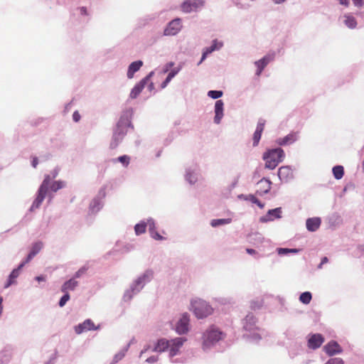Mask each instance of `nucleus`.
Segmentation results:
<instances>
[{
  "mask_svg": "<svg viewBox=\"0 0 364 364\" xmlns=\"http://www.w3.org/2000/svg\"><path fill=\"white\" fill-rule=\"evenodd\" d=\"M154 274V271L151 269L145 270L133 281L130 284L129 289L126 290L124 294V299L125 301H129L134 295L139 293L144 286L152 280Z\"/></svg>",
  "mask_w": 364,
  "mask_h": 364,
  "instance_id": "nucleus-4",
  "label": "nucleus"
},
{
  "mask_svg": "<svg viewBox=\"0 0 364 364\" xmlns=\"http://www.w3.org/2000/svg\"><path fill=\"white\" fill-rule=\"evenodd\" d=\"M353 2L357 7H361L363 5V0H353Z\"/></svg>",
  "mask_w": 364,
  "mask_h": 364,
  "instance_id": "nucleus-60",
  "label": "nucleus"
},
{
  "mask_svg": "<svg viewBox=\"0 0 364 364\" xmlns=\"http://www.w3.org/2000/svg\"><path fill=\"white\" fill-rule=\"evenodd\" d=\"M38 164V159L36 156H32V159H31V166L33 168H36Z\"/></svg>",
  "mask_w": 364,
  "mask_h": 364,
  "instance_id": "nucleus-57",
  "label": "nucleus"
},
{
  "mask_svg": "<svg viewBox=\"0 0 364 364\" xmlns=\"http://www.w3.org/2000/svg\"><path fill=\"white\" fill-rule=\"evenodd\" d=\"M198 167L196 166L188 167L186 170L185 178L190 184H195L198 181Z\"/></svg>",
  "mask_w": 364,
  "mask_h": 364,
  "instance_id": "nucleus-20",
  "label": "nucleus"
},
{
  "mask_svg": "<svg viewBox=\"0 0 364 364\" xmlns=\"http://www.w3.org/2000/svg\"><path fill=\"white\" fill-rule=\"evenodd\" d=\"M250 241L252 242L255 245L260 244L263 242V237L262 235L259 232H255L249 236Z\"/></svg>",
  "mask_w": 364,
  "mask_h": 364,
  "instance_id": "nucleus-37",
  "label": "nucleus"
},
{
  "mask_svg": "<svg viewBox=\"0 0 364 364\" xmlns=\"http://www.w3.org/2000/svg\"><path fill=\"white\" fill-rule=\"evenodd\" d=\"M234 4L237 8L241 9H247L250 7V4H243L241 2L240 0H235Z\"/></svg>",
  "mask_w": 364,
  "mask_h": 364,
  "instance_id": "nucleus-46",
  "label": "nucleus"
},
{
  "mask_svg": "<svg viewBox=\"0 0 364 364\" xmlns=\"http://www.w3.org/2000/svg\"><path fill=\"white\" fill-rule=\"evenodd\" d=\"M56 359V355H53L48 361H46L44 364H53Z\"/></svg>",
  "mask_w": 364,
  "mask_h": 364,
  "instance_id": "nucleus-59",
  "label": "nucleus"
},
{
  "mask_svg": "<svg viewBox=\"0 0 364 364\" xmlns=\"http://www.w3.org/2000/svg\"><path fill=\"white\" fill-rule=\"evenodd\" d=\"M58 174V170L57 168H55L54 170H53L50 173V174H49L51 177V180H53L54 178H55L57 177Z\"/></svg>",
  "mask_w": 364,
  "mask_h": 364,
  "instance_id": "nucleus-58",
  "label": "nucleus"
},
{
  "mask_svg": "<svg viewBox=\"0 0 364 364\" xmlns=\"http://www.w3.org/2000/svg\"><path fill=\"white\" fill-rule=\"evenodd\" d=\"M333 174L336 179L339 180L343 178L344 169L342 166H336L333 168Z\"/></svg>",
  "mask_w": 364,
  "mask_h": 364,
  "instance_id": "nucleus-38",
  "label": "nucleus"
},
{
  "mask_svg": "<svg viewBox=\"0 0 364 364\" xmlns=\"http://www.w3.org/2000/svg\"><path fill=\"white\" fill-rule=\"evenodd\" d=\"M223 92L220 90H210L208 92V96L213 99H218L223 95Z\"/></svg>",
  "mask_w": 364,
  "mask_h": 364,
  "instance_id": "nucleus-43",
  "label": "nucleus"
},
{
  "mask_svg": "<svg viewBox=\"0 0 364 364\" xmlns=\"http://www.w3.org/2000/svg\"><path fill=\"white\" fill-rule=\"evenodd\" d=\"M277 252L280 255H284L289 253V248H278Z\"/></svg>",
  "mask_w": 364,
  "mask_h": 364,
  "instance_id": "nucleus-53",
  "label": "nucleus"
},
{
  "mask_svg": "<svg viewBox=\"0 0 364 364\" xmlns=\"http://www.w3.org/2000/svg\"><path fill=\"white\" fill-rule=\"evenodd\" d=\"M284 152L281 148L267 150L263 154L265 168L270 170L274 169L284 160Z\"/></svg>",
  "mask_w": 364,
  "mask_h": 364,
  "instance_id": "nucleus-6",
  "label": "nucleus"
},
{
  "mask_svg": "<svg viewBox=\"0 0 364 364\" xmlns=\"http://www.w3.org/2000/svg\"><path fill=\"white\" fill-rule=\"evenodd\" d=\"M103 206V202L100 197L95 198L90 205V210L92 213H97Z\"/></svg>",
  "mask_w": 364,
  "mask_h": 364,
  "instance_id": "nucleus-31",
  "label": "nucleus"
},
{
  "mask_svg": "<svg viewBox=\"0 0 364 364\" xmlns=\"http://www.w3.org/2000/svg\"><path fill=\"white\" fill-rule=\"evenodd\" d=\"M223 109H224V103L221 100H218L215 102V117L214 122L217 124H219L221 122L222 118L223 117Z\"/></svg>",
  "mask_w": 364,
  "mask_h": 364,
  "instance_id": "nucleus-23",
  "label": "nucleus"
},
{
  "mask_svg": "<svg viewBox=\"0 0 364 364\" xmlns=\"http://www.w3.org/2000/svg\"><path fill=\"white\" fill-rule=\"evenodd\" d=\"M65 294L60 298L59 301V306L63 307L65 305L68 301L70 299V295L68 292H64Z\"/></svg>",
  "mask_w": 364,
  "mask_h": 364,
  "instance_id": "nucleus-45",
  "label": "nucleus"
},
{
  "mask_svg": "<svg viewBox=\"0 0 364 364\" xmlns=\"http://www.w3.org/2000/svg\"><path fill=\"white\" fill-rule=\"evenodd\" d=\"M129 345L130 344L129 343L127 346L125 347L123 350L115 354V355L113 358V360L110 364H116L119 360H121L124 357L126 352L128 350Z\"/></svg>",
  "mask_w": 364,
  "mask_h": 364,
  "instance_id": "nucleus-39",
  "label": "nucleus"
},
{
  "mask_svg": "<svg viewBox=\"0 0 364 364\" xmlns=\"http://www.w3.org/2000/svg\"><path fill=\"white\" fill-rule=\"evenodd\" d=\"M243 328L246 331L252 332L257 329L256 319L253 314H249L243 321Z\"/></svg>",
  "mask_w": 364,
  "mask_h": 364,
  "instance_id": "nucleus-22",
  "label": "nucleus"
},
{
  "mask_svg": "<svg viewBox=\"0 0 364 364\" xmlns=\"http://www.w3.org/2000/svg\"><path fill=\"white\" fill-rule=\"evenodd\" d=\"M173 65H174V63H173V62L168 63L165 65V67H164V70H163V73H167V72L168 71V70H169L171 67H173Z\"/></svg>",
  "mask_w": 364,
  "mask_h": 364,
  "instance_id": "nucleus-55",
  "label": "nucleus"
},
{
  "mask_svg": "<svg viewBox=\"0 0 364 364\" xmlns=\"http://www.w3.org/2000/svg\"><path fill=\"white\" fill-rule=\"evenodd\" d=\"M154 75V71H151L145 77H144L141 80H144V84L146 85L149 81L150 78Z\"/></svg>",
  "mask_w": 364,
  "mask_h": 364,
  "instance_id": "nucleus-54",
  "label": "nucleus"
},
{
  "mask_svg": "<svg viewBox=\"0 0 364 364\" xmlns=\"http://www.w3.org/2000/svg\"><path fill=\"white\" fill-rule=\"evenodd\" d=\"M146 226H149V232L156 230L155 223L152 218H149L147 220Z\"/></svg>",
  "mask_w": 364,
  "mask_h": 364,
  "instance_id": "nucleus-50",
  "label": "nucleus"
},
{
  "mask_svg": "<svg viewBox=\"0 0 364 364\" xmlns=\"http://www.w3.org/2000/svg\"><path fill=\"white\" fill-rule=\"evenodd\" d=\"M339 3L342 5H344L346 6H348L349 4V0H338Z\"/></svg>",
  "mask_w": 364,
  "mask_h": 364,
  "instance_id": "nucleus-63",
  "label": "nucleus"
},
{
  "mask_svg": "<svg viewBox=\"0 0 364 364\" xmlns=\"http://www.w3.org/2000/svg\"><path fill=\"white\" fill-rule=\"evenodd\" d=\"M43 247V244L40 241L33 243L32 245L29 247L28 254L26 258L24 259V264L31 262L33 258L40 252Z\"/></svg>",
  "mask_w": 364,
  "mask_h": 364,
  "instance_id": "nucleus-17",
  "label": "nucleus"
},
{
  "mask_svg": "<svg viewBox=\"0 0 364 364\" xmlns=\"http://www.w3.org/2000/svg\"><path fill=\"white\" fill-rule=\"evenodd\" d=\"M246 252H247V253H248L250 255L257 254L256 251L254 249H251V248H247Z\"/></svg>",
  "mask_w": 364,
  "mask_h": 364,
  "instance_id": "nucleus-62",
  "label": "nucleus"
},
{
  "mask_svg": "<svg viewBox=\"0 0 364 364\" xmlns=\"http://www.w3.org/2000/svg\"><path fill=\"white\" fill-rule=\"evenodd\" d=\"M264 124L265 120L259 119L257 124L256 130L253 134V146H257L258 145L261 139L262 133L264 128Z\"/></svg>",
  "mask_w": 364,
  "mask_h": 364,
  "instance_id": "nucleus-21",
  "label": "nucleus"
},
{
  "mask_svg": "<svg viewBox=\"0 0 364 364\" xmlns=\"http://www.w3.org/2000/svg\"><path fill=\"white\" fill-rule=\"evenodd\" d=\"M65 185L66 183L65 181H53L50 175H46L37 191L36 197L34 199L29 211L33 212L36 209H38L46 196L48 199V203H50L54 197L53 192H57L58 190L64 188Z\"/></svg>",
  "mask_w": 364,
  "mask_h": 364,
  "instance_id": "nucleus-1",
  "label": "nucleus"
},
{
  "mask_svg": "<svg viewBox=\"0 0 364 364\" xmlns=\"http://www.w3.org/2000/svg\"><path fill=\"white\" fill-rule=\"evenodd\" d=\"M223 46V42H220L215 39L212 41V45L209 47H206L203 49L208 55L214 52L215 50H219Z\"/></svg>",
  "mask_w": 364,
  "mask_h": 364,
  "instance_id": "nucleus-34",
  "label": "nucleus"
},
{
  "mask_svg": "<svg viewBox=\"0 0 364 364\" xmlns=\"http://www.w3.org/2000/svg\"><path fill=\"white\" fill-rule=\"evenodd\" d=\"M298 139V135L296 133H290L284 137L279 138L276 142L280 146H285L291 144Z\"/></svg>",
  "mask_w": 364,
  "mask_h": 364,
  "instance_id": "nucleus-26",
  "label": "nucleus"
},
{
  "mask_svg": "<svg viewBox=\"0 0 364 364\" xmlns=\"http://www.w3.org/2000/svg\"><path fill=\"white\" fill-rule=\"evenodd\" d=\"M249 198L252 203L257 204L260 208H264V205L255 196L250 195Z\"/></svg>",
  "mask_w": 364,
  "mask_h": 364,
  "instance_id": "nucleus-48",
  "label": "nucleus"
},
{
  "mask_svg": "<svg viewBox=\"0 0 364 364\" xmlns=\"http://www.w3.org/2000/svg\"><path fill=\"white\" fill-rule=\"evenodd\" d=\"M181 67H178L173 68L168 74L165 80L161 83V87L164 89L168 84L171 82V80L179 73Z\"/></svg>",
  "mask_w": 364,
  "mask_h": 364,
  "instance_id": "nucleus-33",
  "label": "nucleus"
},
{
  "mask_svg": "<svg viewBox=\"0 0 364 364\" xmlns=\"http://www.w3.org/2000/svg\"><path fill=\"white\" fill-rule=\"evenodd\" d=\"M324 342L323 336L320 333H314L309 336L308 347L315 350L318 348Z\"/></svg>",
  "mask_w": 364,
  "mask_h": 364,
  "instance_id": "nucleus-14",
  "label": "nucleus"
},
{
  "mask_svg": "<svg viewBox=\"0 0 364 364\" xmlns=\"http://www.w3.org/2000/svg\"><path fill=\"white\" fill-rule=\"evenodd\" d=\"M154 274V271L151 269L145 270L133 281L130 284L129 289L126 290L124 294V299L125 301H129L134 295L139 293L144 286L152 280Z\"/></svg>",
  "mask_w": 364,
  "mask_h": 364,
  "instance_id": "nucleus-5",
  "label": "nucleus"
},
{
  "mask_svg": "<svg viewBox=\"0 0 364 364\" xmlns=\"http://www.w3.org/2000/svg\"><path fill=\"white\" fill-rule=\"evenodd\" d=\"M87 270V268L86 267H82L81 268H80L75 274L74 275V278L75 279H77V278H80V277H82V275H83L86 271Z\"/></svg>",
  "mask_w": 364,
  "mask_h": 364,
  "instance_id": "nucleus-47",
  "label": "nucleus"
},
{
  "mask_svg": "<svg viewBox=\"0 0 364 364\" xmlns=\"http://www.w3.org/2000/svg\"><path fill=\"white\" fill-rule=\"evenodd\" d=\"M143 62L141 60H136L132 62L128 67L127 76L129 79H132L134 77V75L135 73L139 70V69L142 67Z\"/></svg>",
  "mask_w": 364,
  "mask_h": 364,
  "instance_id": "nucleus-29",
  "label": "nucleus"
},
{
  "mask_svg": "<svg viewBox=\"0 0 364 364\" xmlns=\"http://www.w3.org/2000/svg\"><path fill=\"white\" fill-rule=\"evenodd\" d=\"M159 360V356L157 355H153V356H151L149 358H148L146 361L149 363H156Z\"/></svg>",
  "mask_w": 364,
  "mask_h": 364,
  "instance_id": "nucleus-52",
  "label": "nucleus"
},
{
  "mask_svg": "<svg viewBox=\"0 0 364 364\" xmlns=\"http://www.w3.org/2000/svg\"><path fill=\"white\" fill-rule=\"evenodd\" d=\"M23 267V263L19 264L16 269H14L10 274L8 280L5 283L4 287L8 288L11 285L16 283V279L19 277L21 273V269Z\"/></svg>",
  "mask_w": 364,
  "mask_h": 364,
  "instance_id": "nucleus-25",
  "label": "nucleus"
},
{
  "mask_svg": "<svg viewBox=\"0 0 364 364\" xmlns=\"http://www.w3.org/2000/svg\"><path fill=\"white\" fill-rule=\"evenodd\" d=\"M144 80H141L139 83H137L131 90L129 97L132 99H135L138 97V95L141 93L142 90L145 87Z\"/></svg>",
  "mask_w": 364,
  "mask_h": 364,
  "instance_id": "nucleus-32",
  "label": "nucleus"
},
{
  "mask_svg": "<svg viewBox=\"0 0 364 364\" xmlns=\"http://www.w3.org/2000/svg\"><path fill=\"white\" fill-rule=\"evenodd\" d=\"M99 326L95 327L94 323L90 319H86L82 323L78 324L75 327V331L77 334H81L82 333L90 331L97 330Z\"/></svg>",
  "mask_w": 364,
  "mask_h": 364,
  "instance_id": "nucleus-18",
  "label": "nucleus"
},
{
  "mask_svg": "<svg viewBox=\"0 0 364 364\" xmlns=\"http://www.w3.org/2000/svg\"><path fill=\"white\" fill-rule=\"evenodd\" d=\"M278 176L281 181L288 182L293 178V172L290 166H285L279 168Z\"/></svg>",
  "mask_w": 364,
  "mask_h": 364,
  "instance_id": "nucleus-19",
  "label": "nucleus"
},
{
  "mask_svg": "<svg viewBox=\"0 0 364 364\" xmlns=\"http://www.w3.org/2000/svg\"><path fill=\"white\" fill-rule=\"evenodd\" d=\"M112 161L114 163L120 162L124 167H127L130 162V157L127 155H123L119 156L118 158L114 159Z\"/></svg>",
  "mask_w": 364,
  "mask_h": 364,
  "instance_id": "nucleus-40",
  "label": "nucleus"
},
{
  "mask_svg": "<svg viewBox=\"0 0 364 364\" xmlns=\"http://www.w3.org/2000/svg\"><path fill=\"white\" fill-rule=\"evenodd\" d=\"M168 341L169 340H167L166 338L159 339L156 343L154 348L152 349V351L156 353H163L165 351H168V348L169 346Z\"/></svg>",
  "mask_w": 364,
  "mask_h": 364,
  "instance_id": "nucleus-28",
  "label": "nucleus"
},
{
  "mask_svg": "<svg viewBox=\"0 0 364 364\" xmlns=\"http://www.w3.org/2000/svg\"><path fill=\"white\" fill-rule=\"evenodd\" d=\"M232 222L231 218L213 219L210 221V225L213 228L230 224Z\"/></svg>",
  "mask_w": 364,
  "mask_h": 364,
  "instance_id": "nucleus-36",
  "label": "nucleus"
},
{
  "mask_svg": "<svg viewBox=\"0 0 364 364\" xmlns=\"http://www.w3.org/2000/svg\"><path fill=\"white\" fill-rule=\"evenodd\" d=\"M78 286V282L75 279L71 278L66 281L61 287L62 292H68V291H73Z\"/></svg>",
  "mask_w": 364,
  "mask_h": 364,
  "instance_id": "nucleus-30",
  "label": "nucleus"
},
{
  "mask_svg": "<svg viewBox=\"0 0 364 364\" xmlns=\"http://www.w3.org/2000/svg\"><path fill=\"white\" fill-rule=\"evenodd\" d=\"M190 316L188 313H183L175 325V331L179 334H186L189 331Z\"/></svg>",
  "mask_w": 364,
  "mask_h": 364,
  "instance_id": "nucleus-10",
  "label": "nucleus"
},
{
  "mask_svg": "<svg viewBox=\"0 0 364 364\" xmlns=\"http://www.w3.org/2000/svg\"><path fill=\"white\" fill-rule=\"evenodd\" d=\"M311 298V294L309 291H305L300 295L299 301L304 304H309Z\"/></svg>",
  "mask_w": 364,
  "mask_h": 364,
  "instance_id": "nucleus-42",
  "label": "nucleus"
},
{
  "mask_svg": "<svg viewBox=\"0 0 364 364\" xmlns=\"http://www.w3.org/2000/svg\"><path fill=\"white\" fill-rule=\"evenodd\" d=\"M323 350L329 356L340 354L343 352L341 346L334 341H331L325 345L323 346Z\"/></svg>",
  "mask_w": 364,
  "mask_h": 364,
  "instance_id": "nucleus-15",
  "label": "nucleus"
},
{
  "mask_svg": "<svg viewBox=\"0 0 364 364\" xmlns=\"http://www.w3.org/2000/svg\"><path fill=\"white\" fill-rule=\"evenodd\" d=\"M282 208H277L274 209L269 210L267 213L259 218L261 223H267L273 221L274 219H279L282 218Z\"/></svg>",
  "mask_w": 364,
  "mask_h": 364,
  "instance_id": "nucleus-16",
  "label": "nucleus"
},
{
  "mask_svg": "<svg viewBox=\"0 0 364 364\" xmlns=\"http://www.w3.org/2000/svg\"><path fill=\"white\" fill-rule=\"evenodd\" d=\"M223 333L218 328L213 326L208 328L203 335V348L206 350L223 339Z\"/></svg>",
  "mask_w": 364,
  "mask_h": 364,
  "instance_id": "nucleus-8",
  "label": "nucleus"
},
{
  "mask_svg": "<svg viewBox=\"0 0 364 364\" xmlns=\"http://www.w3.org/2000/svg\"><path fill=\"white\" fill-rule=\"evenodd\" d=\"M245 336L249 338L250 341L255 342L258 341L261 338V336L258 333H252L250 334L246 333Z\"/></svg>",
  "mask_w": 364,
  "mask_h": 364,
  "instance_id": "nucleus-44",
  "label": "nucleus"
},
{
  "mask_svg": "<svg viewBox=\"0 0 364 364\" xmlns=\"http://www.w3.org/2000/svg\"><path fill=\"white\" fill-rule=\"evenodd\" d=\"M35 279L38 282H44L46 279V276L44 275H40L35 277Z\"/></svg>",
  "mask_w": 364,
  "mask_h": 364,
  "instance_id": "nucleus-61",
  "label": "nucleus"
},
{
  "mask_svg": "<svg viewBox=\"0 0 364 364\" xmlns=\"http://www.w3.org/2000/svg\"><path fill=\"white\" fill-rule=\"evenodd\" d=\"M186 341V339L182 337H177L168 341V356L171 358V361L172 363H178V360H173V358L180 353V349L182 348Z\"/></svg>",
  "mask_w": 364,
  "mask_h": 364,
  "instance_id": "nucleus-9",
  "label": "nucleus"
},
{
  "mask_svg": "<svg viewBox=\"0 0 364 364\" xmlns=\"http://www.w3.org/2000/svg\"><path fill=\"white\" fill-rule=\"evenodd\" d=\"M343 18V23L349 28H355L357 26L355 18L350 14H345Z\"/></svg>",
  "mask_w": 364,
  "mask_h": 364,
  "instance_id": "nucleus-35",
  "label": "nucleus"
},
{
  "mask_svg": "<svg viewBox=\"0 0 364 364\" xmlns=\"http://www.w3.org/2000/svg\"><path fill=\"white\" fill-rule=\"evenodd\" d=\"M146 223L144 221H141L139 223L136 224L134 227V231L136 235H141L146 231Z\"/></svg>",
  "mask_w": 364,
  "mask_h": 364,
  "instance_id": "nucleus-41",
  "label": "nucleus"
},
{
  "mask_svg": "<svg viewBox=\"0 0 364 364\" xmlns=\"http://www.w3.org/2000/svg\"><path fill=\"white\" fill-rule=\"evenodd\" d=\"M182 28L181 20L176 18L170 21L164 31V35L167 36H176Z\"/></svg>",
  "mask_w": 364,
  "mask_h": 364,
  "instance_id": "nucleus-11",
  "label": "nucleus"
},
{
  "mask_svg": "<svg viewBox=\"0 0 364 364\" xmlns=\"http://www.w3.org/2000/svg\"><path fill=\"white\" fill-rule=\"evenodd\" d=\"M132 111H126L119 119L116 127L113 131L112 140L109 146L111 149H115L122 141L124 137L127 133L128 128L133 129L131 123Z\"/></svg>",
  "mask_w": 364,
  "mask_h": 364,
  "instance_id": "nucleus-2",
  "label": "nucleus"
},
{
  "mask_svg": "<svg viewBox=\"0 0 364 364\" xmlns=\"http://www.w3.org/2000/svg\"><path fill=\"white\" fill-rule=\"evenodd\" d=\"M272 182L265 178H263L257 183V193L259 195L267 193L271 188Z\"/></svg>",
  "mask_w": 364,
  "mask_h": 364,
  "instance_id": "nucleus-24",
  "label": "nucleus"
},
{
  "mask_svg": "<svg viewBox=\"0 0 364 364\" xmlns=\"http://www.w3.org/2000/svg\"><path fill=\"white\" fill-rule=\"evenodd\" d=\"M325 364H344L343 360L340 358L329 359Z\"/></svg>",
  "mask_w": 364,
  "mask_h": 364,
  "instance_id": "nucleus-49",
  "label": "nucleus"
},
{
  "mask_svg": "<svg viewBox=\"0 0 364 364\" xmlns=\"http://www.w3.org/2000/svg\"><path fill=\"white\" fill-rule=\"evenodd\" d=\"M260 306H261V304H260V303L256 304L255 301H252V302L251 303V307H252V309L259 308Z\"/></svg>",
  "mask_w": 364,
  "mask_h": 364,
  "instance_id": "nucleus-64",
  "label": "nucleus"
},
{
  "mask_svg": "<svg viewBox=\"0 0 364 364\" xmlns=\"http://www.w3.org/2000/svg\"><path fill=\"white\" fill-rule=\"evenodd\" d=\"M274 59V53H269L264 56L260 60L255 61V65L257 70L256 71L257 75H260L264 68L273 60Z\"/></svg>",
  "mask_w": 364,
  "mask_h": 364,
  "instance_id": "nucleus-13",
  "label": "nucleus"
},
{
  "mask_svg": "<svg viewBox=\"0 0 364 364\" xmlns=\"http://www.w3.org/2000/svg\"><path fill=\"white\" fill-rule=\"evenodd\" d=\"M198 318H205L213 312L212 306L205 301L200 299H194L191 301V309Z\"/></svg>",
  "mask_w": 364,
  "mask_h": 364,
  "instance_id": "nucleus-7",
  "label": "nucleus"
},
{
  "mask_svg": "<svg viewBox=\"0 0 364 364\" xmlns=\"http://www.w3.org/2000/svg\"><path fill=\"white\" fill-rule=\"evenodd\" d=\"M150 232V235L151 236V237H153L154 239L155 240H161L163 239V237L161 235H160L159 233H158L156 230H152Z\"/></svg>",
  "mask_w": 364,
  "mask_h": 364,
  "instance_id": "nucleus-51",
  "label": "nucleus"
},
{
  "mask_svg": "<svg viewBox=\"0 0 364 364\" xmlns=\"http://www.w3.org/2000/svg\"><path fill=\"white\" fill-rule=\"evenodd\" d=\"M154 274V271L151 269L145 270L133 281L130 284L129 289L126 290L124 294V299L125 301H129L134 295L139 293L144 286L152 280Z\"/></svg>",
  "mask_w": 364,
  "mask_h": 364,
  "instance_id": "nucleus-3",
  "label": "nucleus"
},
{
  "mask_svg": "<svg viewBox=\"0 0 364 364\" xmlns=\"http://www.w3.org/2000/svg\"><path fill=\"white\" fill-rule=\"evenodd\" d=\"M73 119L75 122H77L80 119V114L77 111L74 112L73 114Z\"/></svg>",
  "mask_w": 364,
  "mask_h": 364,
  "instance_id": "nucleus-56",
  "label": "nucleus"
},
{
  "mask_svg": "<svg viewBox=\"0 0 364 364\" xmlns=\"http://www.w3.org/2000/svg\"><path fill=\"white\" fill-rule=\"evenodd\" d=\"M321 223V220L320 218H308L306 221V229L310 232L316 231Z\"/></svg>",
  "mask_w": 364,
  "mask_h": 364,
  "instance_id": "nucleus-27",
  "label": "nucleus"
},
{
  "mask_svg": "<svg viewBox=\"0 0 364 364\" xmlns=\"http://www.w3.org/2000/svg\"><path fill=\"white\" fill-rule=\"evenodd\" d=\"M204 3V0H185L181 4V9L185 13H191L202 8Z\"/></svg>",
  "mask_w": 364,
  "mask_h": 364,
  "instance_id": "nucleus-12",
  "label": "nucleus"
}]
</instances>
